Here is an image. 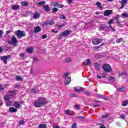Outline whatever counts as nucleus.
<instances>
[{"label": "nucleus", "instance_id": "nucleus-1", "mask_svg": "<svg viewBox=\"0 0 128 128\" xmlns=\"http://www.w3.org/2000/svg\"><path fill=\"white\" fill-rule=\"evenodd\" d=\"M46 104V98H39L34 102V106L35 108H42V106H44Z\"/></svg>", "mask_w": 128, "mask_h": 128}, {"label": "nucleus", "instance_id": "nucleus-2", "mask_svg": "<svg viewBox=\"0 0 128 128\" xmlns=\"http://www.w3.org/2000/svg\"><path fill=\"white\" fill-rule=\"evenodd\" d=\"M102 68L105 72H112V67L108 64H104L102 66Z\"/></svg>", "mask_w": 128, "mask_h": 128}, {"label": "nucleus", "instance_id": "nucleus-3", "mask_svg": "<svg viewBox=\"0 0 128 128\" xmlns=\"http://www.w3.org/2000/svg\"><path fill=\"white\" fill-rule=\"evenodd\" d=\"M72 34L71 30H66L59 36V38H62V36H68L70 34Z\"/></svg>", "mask_w": 128, "mask_h": 128}, {"label": "nucleus", "instance_id": "nucleus-4", "mask_svg": "<svg viewBox=\"0 0 128 128\" xmlns=\"http://www.w3.org/2000/svg\"><path fill=\"white\" fill-rule=\"evenodd\" d=\"M15 34H16L18 36V38H22L24 36L26 35L24 34V32L23 31H21L20 30H18L15 32Z\"/></svg>", "mask_w": 128, "mask_h": 128}, {"label": "nucleus", "instance_id": "nucleus-5", "mask_svg": "<svg viewBox=\"0 0 128 128\" xmlns=\"http://www.w3.org/2000/svg\"><path fill=\"white\" fill-rule=\"evenodd\" d=\"M8 58H10V56L8 55L6 56H0V60L3 62L5 64H8Z\"/></svg>", "mask_w": 128, "mask_h": 128}, {"label": "nucleus", "instance_id": "nucleus-6", "mask_svg": "<svg viewBox=\"0 0 128 128\" xmlns=\"http://www.w3.org/2000/svg\"><path fill=\"white\" fill-rule=\"evenodd\" d=\"M18 42V40L16 38V36L14 35L12 37L11 41L10 42V44H12V46H16Z\"/></svg>", "mask_w": 128, "mask_h": 128}, {"label": "nucleus", "instance_id": "nucleus-7", "mask_svg": "<svg viewBox=\"0 0 128 128\" xmlns=\"http://www.w3.org/2000/svg\"><path fill=\"white\" fill-rule=\"evenodd\" d=\"M54 24V20H47L43 24V26H52Z\"/></svg>", "mask_w": 128, "mask_h": 128}, {"label": "nucleus", "instance_id": "nucleus-8", "mask_svg": "<svg viewBox=\"0 0 128 128\" xmlns=\"http://www.w3.org/2000/svg\"><path fill=\"white\" fill-rule=\"evenodd\" d=\"M128 0H122L120 2V4H121V6L120 7V10H122L124 6H126V4H128Z\"/></svg>", "mask_w": 128, "mask_h": 128}, {"label": "nucleus", "instance_id": "nucleus-9", "mask_svg": "<svg viewBox=\"0 0 128 128\" xmlns=\"http://www.w3.org/2000/svg\"><path fill=\"white\" fill-rule=\"evenodd\" d=\"M100 42H102V40H100V39L96 38L92 40V44H100Z\"/></svg>", "mask_w": 128, "mask_h": 128}, {"label": "nucleus", "instance_id": "nucleus-10", "mask_svg": "<svg viewBox=\"0 0 128 128\" xmlns=\"http://www.w3.org/2000/svg\"><path fill=\"white\" fill-rule=\"evenodd\" d=\"M117 90H118L119 92H126V87L122 86V87L118 88H117Z\"/></svg>", "mask_w": 128, "mask_h": 128}, {"label": "nucleus", "instance_id": "nucleus-11", "mask_svg": "<svg viewBox=\"0 0 128 128\" xmlns=\"http://www.w3.org/2000/svg\"><path fill=\"white\" fill-rule=\"evenodd\" d=\"M112 12V10H106L104 12V16H108Z\"/></svg>", "mask_w": 128, "mask_h": 128}, {"label": "nucleus", "instance_id": "nucleus-12", "mask_svg": "<svg viewBox=\"0 0 128 128\" xmlns=\"http://www.w3.org/2000/svg\"><path fill=\"white\" fill-rule=\"evenodd\" d=\"M90 60L89 58H88L87 60H85L84 62V66H90Z\"/></svg>", "mask_w": 128, "mask_h": 128}, {"label": "nucleus", "instance_id": "nucleus-13", "mask_svg": "<svg viewBox=\"0 0 128 128\" xmlns=\"http://www.w3.org/2000/svg\"><path fill=\"white\" fill-rule=\"evenodd\" d=\"M13 106L14 108H20V104L18 102H15Z\"/></svg>", "mask_w": 128, "mask_h": 128}, {"label": "nucleus", "instance_id": "nucleus-14", "mask_svg": "<svg viewBox=\"0 0 128 128\" xmlns=\"http://www.w3.org/2000/svg\"><path fill=\"white\" fill-rule=\"evenodd\" d=\"M96 6L98 8H99L100 10H104V8L102 6V4L100 3V2H96Z\"/></svg>", "mask_w": 128, "mask_h": 128}, {"label": "nucleus", "instance_id": "nucleus-15", "mask_svg": "<svg viewBox=\"0 0 128 128\" xmlns=\"http://www.w3.org/2000/svg\"><path fill=\"white\" fill-rule=\"evenodd\" d=\"M74 90L75 92H82V87L77 86V87H75L74 88Z\"/></svg>", "mask_w": 128, "mask_h": 128}, {"label": "nucleus", "instance_id": "nucleus-16", "mask_svg": "<svg viewBox=\"0 0 128 128\" xmlns=\"http://www.w3.org/2000/svg\"><path fill=\"white\" fill-rule=\"evenodd\" d=\"M9 112H18V110H16V108L14 107H10L9 108Z\"/></svg>", "mask_w": 128, "mask_h": 128}, {"label": "nucleus", "instance_id": "nucleus-17", "mask_svg": "<svg viewBox=\"0 0 128 128\" xmlns=\"http://www.w3.org/2000/svg\"><path fill=\"white\" fill-rule=\"evenodd\" d=\"M43 8L45 12H50V6H48V5H44V6Z\"/></svg>", "mask_w": 128, "mask_h": 128}, {"label": "nucleus", "instance_id": "nucleus-18", "mask_svg": "<svg viewBox=\"0 0 128 128\" xmlns=\"http://www.w3.org/2000/svg\"><path fill=\"white\" fill-rule=\"evenodd\" d=\"M40 30H42V28L38 26H37L34 30V32H40Z\"/></svg>", "mask_w": 128, "mask_h": 128}, {"label": "nucleus", "instance_id": "nucleus-19", "mask_svg": "<svg viewBox=\"0 0 128 128\" xmlns=\"http://www.w3.org/2000/svg\"><path fill=\"white\" fill-rule=\"evenodd\" d=\"M40 14L39 13H38V12H36L34 14V18H40Z\"/></svg>", "mask_w": 128, "mask_h": 128}, {"label": "nucleus", "instance_id": "nucleus-20", "mask_svg": "<svg viewBox=\"0 0 128 128\" xmlns=\"http://www.w3.org/2000/svg\"><path fill=\"white\" fill-rule=\"evenodd\" d=\"M6 106H10L12 104V102L10 101V100L8 101H5Z\"/></svg>", "mask_w": 128, "mask_h": 128}, {"label": "nucleus", "instance_id": "nucleus-21", "mask_svg": "<svg viewBox=\"0 0 128 128\" xmlns=\"http://www.w3.org/2000/svg\"><path fill=\"white\" fill-rule=\"evenodd\" d=\"M72 80V79L68 77L66 78V84H70V81Z\"/></svg>", "mask_w": 128, "mask_h": 128}, {"label": "nucleus", "instance_id": "nucleus-22", "mask_svg": "<svg viewBox=\"0 0 128 128\" xmlns=\"http://www.w3.org/2000/svg\"><path fill=\"white\" fill-rule=\"evenodd\" d=\"M15 79L16 80H18V82H20L22 80V78L20 76H16L15 78Z\"/></svg>", "mask_w": 128, "mask_h": 128}, {"label": "nucleus", "instance_id": "nucleus-23", "mask_svg": "<svg viewBox=\"0 0 128 128\" xmlns=\"http://www.w3.org/2000/svg\"><path fill=\"white\" fill-rule=\"evenodd\" d=\"M20 8V6L18 5H13L12 6V9L14 10H16Z\"/></svg>", "mask_w": 128, "mask_h": 128}, {"label": "nucleus", "instance_id": "nucleus-24", "mask_svg": "<svg viewBox=\"0 0 128 128\" xmlns=\"http://www.w3.org/2000/svg\"><path fill=\"white\" fill-rule=\"evenodd\" d=\"M10 96L9 95H6L4 96V100L5 102L10 100Z\"/></svg>", "mask_w": 128, "mask_h": 128}, {"label": "nucleus", "instance_id": "nucleus-25", "mask_svg": "<svg viewBox=\"0 0 128 128\" xmlns=\"http://www.w3.org/2000/svg\"><path fill=\"white\" fill-rule=\"evenodd\" d=\"M38 128H46V124H40L38 126Z\"/></svg>", "mask_w": 128, "mask_h": 128}, {"label": "nucleus", "instance_id": "nucleus-26", "mask_svg": "<svg viewBox=\"0 0 128 128\" xmlns=\"http://www.w3.org/2000/svg\"><path fill=\"white\" fill-rule=\"evenodd\" d=\"M26 50L27 52H28V54H32V47L28 48L26 49Z\"/></svg>", "mask_w": 128, "mask_h": 128}, {"label": "nucleus", "instance_id": "nucleus-27", "mask_svg": "<svg viewBox=\"0 0 128 128\" xmlns=\"http://www.w3.org/2000/svg\"><path fill=\"white\" fill-rule=\"evenodd\" d=\"M119 76H122V78H126L127 76H128V74L126 72H123V73H122V74H119Z\"/></svg>", "mask_w": 128, "mask_h": 128}, {"label": "nucleus", "instance_id": "nucleus-28", "mask_svg": "<svg viewBox=\"0 0 128 128\" xmlns=\"http://www.w3.org/2000/svg\"><path fill=\"white\" fill-rule=\"evenodd\" d=\"M65 114H68V116H72V114L70 113V110H67L65 111Z\"/></svg>", "mask_w": 128, "mask_h": 128}, {"label": "nucleus", "instance_id": "nucleus-29", "mask_svg": "<svg viewBox=\"0 0 128 128\" xmlns=\"http://www.w3.org/2000/svg\"><path fill=\"white\" fill-rule=\"evenodd\" d=\"M38 4L39 6H44V4H46V1H42L41 2H40Z\"/></svg>", "mask_w": 128, "mask_h": 128}, {"label": "nucleus", "instance_id": "nucleus-30", "mask_svg": "<svg viewBox=\"0 0 128 128\" xmlns=\"http://www.w3.org/2000/svg\"><path fill=\"white\" fill-rule=\"evenodd\" d=\"M97 97L100 98H104L105 100H106V98H104V96L102 94H97Z\"/></svg>", "mask_w": 128, "mask_h": 128}, {"label": "nucleus", "instance_id": "nucleus-31", "mask_svg": "<svg viewBox=\"0 0 128 128\" xmlns=\"http://www.w3.org/2000/svg\"><path fill=\"white\" fill-rule=\"evenodd\" d=\"M4 88H6V86L4 85H0V90H3Z\"/></svg>", "mask_w": 128, "mask_h": 128}, {"label": "nucleus", "instance_id": "nucleus-32", "mask_svg": "<svg viewBox=\"0 0 128 128\" xmlns=\"http://www.w3.org/2000/svg\"><path fill=\"white\" fill-rule=\"evenodd\" d=\"M10 94H11L12 96H14V94H18V91L16 90L10 91Z\"/></svg>", "mask_w": 128, "mask_h": 128}, {"label": "nucleus", "instance_id": "nucleus-33", "mask_svg": "<svg viewBox=\"0 0 128 128\" xmlns=\"http://www.w3.org/2000/svg\"><path fill=\"white\" fill-rule=\"evenodd\" d=\"M128 101L126 100V101H124L122 102V106H128Z\"/></svg>", "mask_w": 128, "mask_h": 128}, {"label": "nucleus", "instance_id": "nucleus-34", "mask_svg": "<svg viewBox=\"0 0 128 128\" xmlns=\"http://www.w3.org/2000/svg\"><path fill=\"white\" fill-rule=\"evenodd\" d=\"M38 92V90L34 88L31 90V92H32V94H36V92Z\"/></svg>", "mask_w": 128, "mask_h": 128}, {"label": "nucleus", "instance_id": "nucleus-35", "mask_svg": "<svg viewBox=\"0 0 128 128\" xmlns=\"http://www.w3.org/2000/svg\"><path fill=\"white\" fill-rule=\"evenodd\" d=\"M122 16H125L126 18H128V14L126 12L122 13Z\"/></svg>", "mask_w": 128, "mask_h": 128}, {"label": "nucleus", "instance_id": "nucleus-36", "mask_svg": "<svg viewBox=\"0 0 128 128\" xmlns=\"http://www.w3.org/2000/svg\"><path fill=\"white\" fill-rule=\"evenodd\" d=\"M94 66H95L96 70H98V68H100V64H98V63H95Z\"/></svg>", "mask_w": 128, "mask_h": 128}, {"label": "nucleus", "instance_id": "nucleus-37", "mask_svg": "<svg viewBox=\"0 0 128 128\" xmlns=\"http://www.w3.org/2000/svg\"><path fill=\"white\" fill-rule=\"evenodd\" d=\"M20 126H22V124H24V120H20L19 121Z\"/></svg>", "mask_w": 128, "mask_h": 128}, {"label": "nucleus", "instance_id": "nucleus-38", "mask_svg": "<svg viewBox=\"0 0 128 128\" xmlns=\"http://www.w3.org/2000/svg\"><path fill=\"white\" fill-rule=\"evenodd\" d=\"M65 62H72V59H70V58H66L65 60Z\"/></svg>", "mask_w": 128, "mask_h": 128}, {"label": "nucleus", "instance_id": "nucleus-39", "mask_svg": "<svg viewBox=\"0 0 128 128\" xmlns=\"http://www.w3.org/2000/svg\"><path fill=\"white\" fill-rule=\"evenodd\" d=\"M58 11V8H54L52 10V12H56Z\"/></svg>", "mask_w": 128, "mask_h": 128}, {"label": "nucleus", "instance_id": "nucleus-40", "mask_svg": "<svg viewBox=\"0 0 128 128\" xmlns=\"http://www.w3.org/2000/svg\"><path fill=\"white\" fill-rule=\"evenodd\" d=\"M110 30H112V32H115L116 30H114V28L112 27V24H110Z\"/></svg>", "mask_w": 128, "mask_h": 128}, {"label": "nucleus", "instance_id": "nucleus-41", "mask_svg": "<svg viewBox=\"0 0 128 128\" xmlns=\"http://www.w3.org/2000/svg\"><path fill=\"white\" fill-rule=\"evenodd\" d=\"M60 18H62V20H66V16L62 14L60 16Z\"/></svg>", "mask_w": 128, "mask_h": 128}, {"label": "nucleus", "instance_id": "nucleus-42", "mask_svg": "<svg viewBox=\"0 0 128 128\" xmlns=\"http://www.w3.org/2000/svg\"><path fill=\"white\" fill-rule=\"evenodd\" d=\"M122 42V38H120L119 39H118L116 41V42L118 44H120V42Z\"/></svg>", "mask_w": 128, "mask_h": 128}, {"label": "nucleus", "instance_id": "nucleus-43", "mask_svg": "<svg viewBox=\"0 0 128 128\" xmlns=\"http://www.w3.org/2000/svg\"><path fill=\"white\" fill-rule=\"evenodd\" d=\"M66 26L65 23L62 24V25H58V28H62V26Z\"/></svg>", "mask_w": 128, "mask_h": 128}, {"label": "nucleus", "instance_id": "nucleus-44", "mask_svg": "<svg viewBox=\"0 0 128 128\" xmlns=\"http://www.w3.org/2000/svg\"><path fill=\"white\" fill-rule=\"evenodd\" d=\"M22 6H28V2H24V3H22Z\"/></svg>", "mask_w": 128, "mask_h": 128}, {"label": "nucleus", "instance_id": "nucleus-45", "mask_svg": "<svg viewBox=\"0 0 128 128\" xmlns=\"http://www.w3.org/2000/svg\"><path fill=\"white\" fill-rule=\"evenodd\" d=\"M99 126H100V128H106L105 127L104 125V124H98Z\"/></svg>", "mask_w": 128, "mask_h": 128}, {"label": "nucleus", "instance_id": "nucleus-46", "mask_svg": "<svg viewBox=\"0 0 128 128\" xmlns=\"http://www.w3.org/2000/svg\"><path fill=\"white\" fill-rule=\"evenodd\" d=\"M2 34H4V31H2V30H0V38L2 36Z\"/></svg>", "mask_w": 128, "mask_h": 128}, {"label": "nucleus", "instance_id": "nucleus-47", "mask_svg": "<svg viewBox=\"0 0 128 128\" xmlns=\"http://www.w3.org/2000/svg\"><path fill=\"white\" fill-rule=\"evenodd\" d=\"M108 116V114L106 113L104 115L102 116V118H107Z\"/></svg>", "mask_w": 128, "mask_h": 128}, {"label": "nucleus", "instance_id": "nucleus-48", "mask_svg": "<svg viewBox=\"0 0 128 128\" xmlns=\"http://www.w3.org/2000/svg\"><path fill=\"white\" fill-rule=\"evenodd\" d=\"M109 80L110 82H114V79L112 77H110V78H109Z\"/></svg>", "mask_w": 128, "mask_h": 128}, {"label": "nucleus", "instance_id": "nucleus-49", "mask_svg": "<svg viewBox=\"0 0 128 128\" xmlns=\"http://www.w3.org/2000/svg\"><path fill=\"white\" fill-rule=\"evenodd\" d=\"M48 38V36L46 34H44L42 36V40H44V38Z\"/></svg>", "mask_w": 128, "mask_h": 128}, {"label": "nucleus", "instance_id": "nucleus-50", "mask_svg": "<svg viewBox=\"0 0 128 128\" xmlns=\"http://www.w3.org/2000/svg\"><path fill=\"white\" fill-rule=\"evenodd\" d=\"M54 6H56L58 8V6H60V4H58V2H55L54 3Z\"/></svg>", "mask_w": 128, "mask_h": 128}, {"label": "nucleus", "instance_id": "nucleus-51", "mask_svg": "<svg viewBox=\"0 0 128 128\" xmlns=\"http://www.w3.org/2000/svg\"><path fill=\"white\" fill-rule=\"evenodd\" d=\"M113 22H114L113 19H111L108 22L109 26H110V24H112Z\"/></svg>", "mask_w": 128, "mask_h": 128}, {"label": "nucleus", "instance_id": "nucleus-52", "mask_svg": "<svg viewBox=\"0 0 128 128\" xmlns=\"http://www.w3.org/2000/svg\"><path fill=\"white\" fill-rule=\"evenodd\" d=\"M72 128H76V124L74 123L72 124Z\"/></svg>", "mask_w": 128, "mask_h": 128}, {"label": "nucleus", "instance_id": "nucleus-53", "mask_svg": "<svg viewBox=\"0 0 128 128\" xmlns=\"http://www.w3.org/2000/svg\"><path fill=\"white\" fill-rule=\"evenodd\" d=\"M106 74L103 73L102 74V78H106Z\"/></svg>", "mask_w": 128, "mask_h": 128}, {"label": "nucleus", "instance_id": "nucleus-54", "mask_svg": "<svg viewBox=\"0 0 128 128\" xmlns=\"http://www.w3.org/2000/svg\"><path fill=\"white\" fill-rule=\"evenodd\" d=\"M68 76V73H65L63 76V78H66Z\"/></svg>", "mask_w": 128, "mask_h": 128}, {"label": "nucleus", "instance_id": "nucleus-55", "mask_svg": "<svg viewBox=\"0 0 128 128\" xmlns=\"http://www.w3.org/2000/svg\"><path fill=\"white\" fill-rule=\"evenodd\" d=\"M67 2L69 4H70L72 3V0H68Z\"/></svg>", "mask_w": 128, "mask_h": 128}, {"label": "nucleus", "instance_id": "nucleus-56", "mask_svg": "<svg viewBox=\"0 0 128 128\" xmlns=\"http://www.w3.org/2000/svg\"><path fill=\"white\" fill-rule=\"evenodd\" d=\"M74 108H77L78 110H80V105H75Z\"/></svg>", "mask_w": 128, "mask_h": 128}, {"label": "nucleus", "instance_id": "nucleus-57", "mask_svg": "<svg viewBox=\"0 0 128 128\" xmlns=\"http://www.w3.org/2000/svg\"><path fill=\"white\" fill-rule=\"evenodd\" d=\"M52 32H54V34H58V30L55 31L54 30H52Z\"/></svg>", "mask_w": 128, "mask_h": 128}, {"label": "nucleus", "instance_id": "nucleus-58", "mask_svg": "<svg viewBox=\"0 0 128 128\" xmlns=\"http://www.w3.org/2000/svg\"><path fill=\"white\" fill-rule=\"evenodd\" d=\"M58 8H64V5L62 4H60V5H59Z\"/></svg>", "mask_w": 128, "mask_h": 128}, {"label": "nucleus", "instance_id": "nucleus-59", "mask_svg": "<svg viewBox=\"0 0 128 128\" xmlns=\"http://www.w3.org/2000/svg\"><path fill=\"white\" fill-rule=\"evenodd\" d=\"M53 128H60V126H53Z\"/></svg>", "mask_w": 128, "mask_h": 128}, {"label": "nucleus", "instance_id": "nucleus-60", "mask_svg": "<svg viewBox=\"0 0 128 128\" xmlns=\"http://www.w3.org/2000/svg\"><path fill=\"white\" fill-rule=\"evenodd\" d=\"M20 56L22 58V56H24V53H21V54H20Z\"/></svg>", "mask_w": 128, "mask_h": 128}, {"label": "nucleus", "instance_id": "nucleus-61", "mask_svg": "<svg viewBox=\"0 0 128 128\" xmlns=\"http://www.w3.org/2000/svg\"><path fill=\"white\" fill-rule=\"evenodd\" d=\"M96 106H98V104H94L93 106V108H96Z\"/></svg>", "mask_w": 128, "mask_h": 128}, {"label": "nucleus", "instance_id": "nucleus-62", "mask_svg": "<svg viewBox=\"0 0 128 128\" xmlns=\"http://www.w3.org/2000/svg\"><path fill=\"white\" fill-rule=\"evenodd\" d=\"M120 118H122L123 120H124V118H125V117H124V116H120Z\"/></svg>", "mask_w": 128, "mask_h": 128}, {"label": "nucleus", "instance_id": "nucleus-63", "mask_svg": "<svg viewBox=\"0 0 128 128\" xmlns=\"http://www.w3.org/2000/svg\"><path fill=\"white\" fill-rule=\"evenodd\" d=\"M97 78H102V76H100V75L97 76Z\"/></svg>", "mask_w": 128, "mask_h": 128}, {"label": "nucleus", "instance_id": "nucleus-64", "mask_svg": "<svg viewBox=\"0 0 128 128\" xmlns=\"http://www.w3.org/2000/svg\"><path fill=\"white\" fill-rule=\"evenodd\" d=\"M10 34V30L7 31L6 34Z\"/></svg>", "mask_w": 128, "mask_h": 128}]
</instances>
